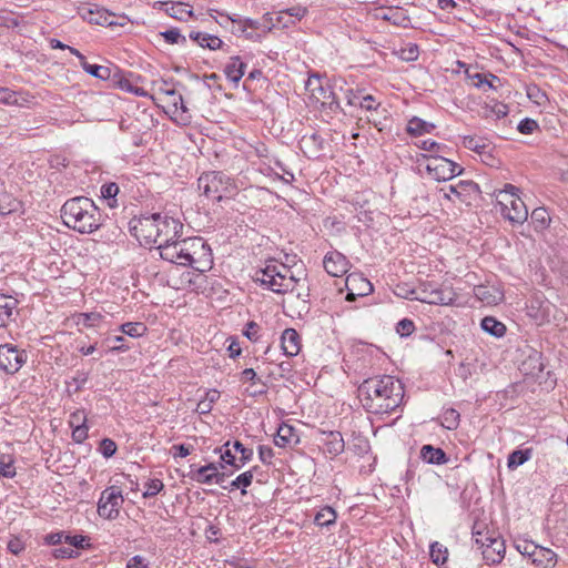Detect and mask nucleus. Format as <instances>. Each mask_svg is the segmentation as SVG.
<instances>
[{
    "label": "nucleus",
    "mask_w": 568,
    "mask_h": 568,
    "mask_svg": "<svg viewBox=\"0 0 568 568\" xmlns=\"http://www.w3.org/2000/svg\"><path fill=\"white\" fill-rule=\"evenodd\" d=\"M100 452L104 457L110 458L116 452V444L110 438H104L100 443Z\"/></svg>",
    "instance_id": "54"
},
{
    "label": "nucleus",
    "mask_w": 568,
    "mask_h": 568,
    "mask_svg": "<svg viewBox=\"0 0 568 568\" xmlns=\"http://www.w3.org/2000/svg\"><path fill=\"white\" fill-rule=\"evenodd\" d=\"M158 225H159V231H158L159 242H158V244H161V242L164 243V242H169V241L179 239L180 233L183 229V224L179 220L168 216V215H161V214H160V219L158 221Z\"/></svg>",
    "instance_id": "12"
},
{
    "label": "nucleus",
    "mask_w": 568,
    "mask_h": 568,
    "mask_svg": "<svg viewBox=\"0 0 568 568\" xmlns=\"http://www.w3.org/2000/svg\"><path fill=\"white\" fill-rule=\"evenodd\" d=\"M253 481V471L252 470H247L241 475H239L236 478H235V485L236 487H242V494L245 495L246 494V490L245 488L248 487Z\"/></svg>",
    "instance_id": "56"
},
{
    "label": "nucleus",
    "mask_w": 568,
    "mask_h": 568,
    "mask_svg": "<svg viewBox=\"0 0 568 568\" xmlns=\"http://www.w3.org/2000/svg\"><path fill=\"white\" fill-rule=\"evenodd\" d=\"M307 13V8L303 6H294L286 10L280 12L278 22H283L284 27H287L288 23H295V21H300Z\"/></svg>",
    "instance_id": "27"
},
{
    "label": "nucleus",
    "mask_w": 568,
    "mask_h": 568,
    "mask_svg": "<svg viewBox=\"0 0 568 568\" xmlns=\"http://www.w3.org/2000/svg\"><path fill=\"white\" fill-rule=\"evenodd\" d=\"M120 331L130 337H141L146 333V326L141 322H128L120 326Z\"/></svg>",
    "instance_id": "41"
},
{
    "label": "nucleus",
    "mask_w": 568,
    "mask_h": 568,
    "mask_svg": "<svg viewBox=\"0 0 568 568\" xmlns=\"http://www.w3.org/2000/svg\"><path fill=\"white\" fill-rule=\"evenodd\" d=\"M336 517L335 510L332 507L326 506L316 514L314 523L317 526L327 527L335 523Z\"/></svg>",
    "instance_id": "38"
},
{
    "label": "nucleus",
    "mask_w": 568,
    "mask_h": 568,
    "mask_svg": "<svg viewBox=\"0 0 568 568\" xmlns=\"http://www.w3.org/2000/svg\"><path fill=\"white\" fill-rule=\"evenodd\" d=\"M323 263L326 272L332 276H342L347 272L348 261L339 252H328Z\"/></svg>",
    "instance_id": "14"
},
{
    "label": "nucleus",
    "mask_w": 568,
    "mask_h": 568,
    "mask_svg": "<svg viewBox=\"0 0 568 568\" xmlns=\"http://www.w3.org/2000/svg\"><path fill=\"white\" fill-rule=\"evenodd\" d=\"M398 296L435 305H452L456 300L450 287H442L430 282H423L407 294L398 293Z\"/></svg>",
    "instance_id": "5"
},
{
    "label": "nucleus",
    "mask_w": 568,
    "mask_h": 568,
    "mask_svg": "<svg viewBox=\"0 0 568 568\" xmlns=\"http://www.w3.org/2000/svg\"><path fill=\"white\" fill-rule=\"evenodd\" d=\"M538 128V123L529 118L521 120L518 124V131L523 134H531Z\"/></svg>",
    "instance_id": "59"
},
{
    "label": "nucleus",
    "mask_w": 568,
    "mask_h": 568,
    "mask_svg": "<svg viewBox=\"0 0 568 568\" xmlns=\"http://www.w3.org/2000/svg\"><path fill=\"white\" fill-rule=\"evenodd\" d=\"M505 552V541L498 536L495 540H490V544H487L483 549V557L486 564L495 565L499 564L504 559Z\"/></svg>",
    "instance_id": "16"
},
{
    "label": "nucleus",
    "mask_w": 568,
    "mask_h": 568,
    "mask_svg": "<svg viewBox=\"0 0 568 568\" xmlns=\"http://www.w3.org/2000/svg\"><path fill=\"white\" fill-rule=\"evenodd\" d=\"M473 84L484 91L496 90L497 84H500V79L493 73H475L470 75Z\"/></svg>",
    "instance_id": "25"
},
{
    "label": "nucleus",
    "mask_w": 568,
    "mask_h": 568,
    "mask_svg": "<svg viewBox=\"0 0 568 568\" xmlns=\"http://www.w3.org/2000/svg\"><path fill=\"white\" fill-rule=\"evenodd\" d=\"M80 316L83 318V325L85 326H94L102 318V315L95 312L82 313Z\"/></svg>",
    "instance_id": "62"
},
{
    "label": "nucleus",
    "mask_w": 568,
    "mask_h": 568,
    "mask_svg": "<svg viewBox=\"0 0 568 568\" xmlns=\"http://www.w3.org/2000/svg\"><path fill=\"white\" fill-rule=\"evenodd\" d=\"M20 202H18L11 194L0 192V215H7L18 211Z\"/></svg>",
    "instance_id": "34"
},
{
    "label": "nucleus",
    "mask_w": 568,
    "mask_h": 568,
    "mask_svg": "<svg viewBox=\"0 0 568 568\" xmlns=\"http://www.w3.org/2000/svg\"><path fill=\"white\" fill-rule=\"evenodd\" d=\"M156 88L159 94L164 95L165 98H174V113L181 110L183 113L187 111L183 98L180 93L176 92L174 88L173 81L160 80L153 83Z\"/></svg>",
    "instance_id": "15"
},
{
    "label": "nucleus",
    "mask_w": 568,
    "mask_h": 568,
    "mask_svg": "<svg viewBox=\"0 0 568 568\" xmlns=\"http://www.w3.org/2000/svg\"><path fill=\"white\" fill-rule=\"evenodd\" d=\"M233 449L241 454V457L239 459L240 465H236V469L242 468L253 457V450L244 447V445L239 440H235L233 443Z\"/></svg>",
    "instance_id": "43"
},
{
    "label": "nucleus",
    "mask_w": 568,
    "mask_h": 568,
    "mask_svg": "<svg viewBox=\"0 0 568 568\" xmlns=\"http://www.w3.org/2000/svg\"><path fill=\"white\" fill-rule=\"evenodd\" d=\"M556 560L557 555L551 549L538 546L536 554L534 555L532 558V564L542 568H547L549 566H554L556 564Z\"/></svg>",
    "instance_id": "28"
},
{
    "label": "nucleus",
    "mask_w": 568,
    "mask_h": 568,
    "mask_svg": "<svg viewBox=\"0 0 568 568\" xmlns=\"http://www.w3.org/2000/svg\"><path fill=\"white\" fill-rule=\"evenodd\" d=\"M245 68L246 64L241 61L240 57H232L224 68V73L236 85L244 75Z\"/></svg>",
    "instance_id": "22"
},
{
    "label": "nucleus",
    "mask_w": 568,
    "mask_h": 568,
    "mask_svg": "<svg viewBox=\"0 0 568 568\" xmlns=\"http://www.w3.org/2000/svg\"><path fill=\"white\" fill-rule=\"evenodd\" d=\"M258 455H260L261 462L264 464H270L271 459L274 456L273 449L270 446H264V445H261L258 447Z\"/></svg>",
    "instance_id": "64"
},
{
    "label": "nucleus",
    "mask_w": 568,
    "mask_h": 568,
    "mask_svg": "<svg viewBox=\"0 0 568 568\" xmlns=\"http://www.w3.org/2000/svg\"><path fill=\"white\" fill-rule=\"evenodd\" d=\"M325 452L332 456H337L344 452L345 443L339 432H329L323 439Z\"/></svg>",
    "instance_id": "19"
},
{
    "label": "nucleus",
    "mask_w": 568,
    "mask_h": 568,
    "mask_svg": "<svg viewBox=\"0 0 568 568\" xmlns=\"http://www.w3.org/2000/svg\"><path fill=\"white\" fill-rule=\"evenodd\" d=\"M225 468L226 467L224 464L216 463V470L213 477L215 478V484H219L222 486V488L227 489V486H224L223 483L233 474V471H227Z\"/></svg>",
    "instance_id": "52"
},
{
    "label": "nucleus",
    "mask_w": 568,
    "mask_h": 568,
    "mask_svg": "<svg viewBox=\"0 0 568 568\" xmlns=\"http://www.w3.org/2000/svg\"><path fill=\"white\" fill-rule=\"evenodd\" d=\"M463 144L466 149L475 151L477 153H484L486 144L475 136H465Z\"/></svg>",
    "instance_id": "50"
},
{
    "label": "nucleus",
    "mask_w": 568,
    "mask_h": 568,
    "mask_svg": "<svg viewBox=\"0 0 568 568\" xmlns=\"http://www.w3.org/2000/svg\"><path fill=\"white\" fill-rule=\"evenodd\" d=\"M459 424V413L454 409H447L443 415L442 425L447 429H455Z\"/></svg>",
    "instance_id": "44"
},
{
    "label": "nucleus",
    "mask_w": 568,
    "mask_h": 568,
    "mask_svg": "<svg viewBox=\"0 0 568 568\" xmlns=\"http://www.w3.org/2000/svg\"><path fill=\"white\" fill-rule=\"evenodd\" d=\"M27 361L26 351L11 344L0 345V369L7 374L17 373Z\"/></svg>",
    "instance_id": "11"
},
{
    "label": "nucleus",
    "mask_w": 568,
    "mask_h": 568,
    "mask_svg": "<svg viewBox=\"0 0 568 568\" xmlns=\"http://www.w3.org/2000/svg\"><path fill=\"white\" fill-rule=\"evenodd\" d=\"M65 226L81 234H91L102 225V215L95 203L87 196L69 199L61 207Z\"/></svg>",
    "instance_id": "2"
},
{
    "label": "nucleus",
    "mask_w": 568,
    "mask_h": 568,
    "mask_svg": "<svg viewBox=\"0 0 568 568\" xmlns=\"http://www.w3.org/2000/svg\"><path fill=\"white\" fill-rule=\"evenodd\" d=\"M82 17L87 19L90 23L93 24H101V26H113L116 24L115 20L112 18L115 17L114 13L109 12L108 10L103 8H95V9H83Z\"/></svg>",
    "instance_id": "18"
},
{
    "label": "nucleus",
    "mask_w": 568,
    "mask_h": 568,
    "mask_svg": "<svg viewBox=\"0 0 568 568\" xmlns=\"http://www.w3.org/2000/svg\"><path fill=\"white\" fill-rule=\"evenodd\" d=\"M434 128L435 125L433 123L426 122L415 116L409 120L407 132L410 135H423L425 133H430Z\"/></svg>",
    "instance_id": "32"
},
{
    "label": "nucleus",
    "mask_w": 568,
    "mask_h": 568,
    "mask_svg": "<svg viewBox=\"0 0 568 568\" xmlns=\"http://www.w3.org/2000/svg\"><path fill=\"white\" fill-rule=\"evenodd\" d=\"M0 476L6 478H13L16 476V467L13 460L10 459L8 463L0 462Z\"/></svg>",
    "instance_id": "60"
},
{
    "label": "nucleus",
    "mask_w": 568,
    "mask_h": 568,
    "mask_svg": "<svg viewBox=\"0 0 568 568\" xmlns=\"http://www.w3.org/2000/svg\"><path fill=\"white\" fill-rule=\"evenodd\" d=\"M197 187L205 197L216 202L230 196L235 189L229 176L215 171L203 173L197 179Z\"/></svg>",
    "instance_id": "6"
},
{
    "label": "nucleus",
    "mask_w": 568,
    "mask_h": 568,
    "mask_svg": "<svg viewBox=\"0 0 568 568\" xmlns=\"http://www.w3.org/2000/svg\"><path fill=\"white\" fill-rule=\"evenodd\" d=\"M531 223L536 230H544L550 222V216L545 207H537L531 212Z\"/></svg>",
    "instance_id": "39"
},
{
    "label": "nucleus",
    "mask_w": 568,
    "mask_h": 568,
    "mask_svg": "<svg viewBox=\"0 0 568 568\" xmlns=\"http://www.w3.org/2000/svg\"><path fill=\"white\" fill-rule=\"evenodd\" d=\"M357 282L361 284L359 287L357 288L358 296H365L373 292V285L371 284V282L359 275H356V274H351L347 276L346 286H348V285L355 286V284Z\"/></svg>",
    "instance_id": "35"
},
{
    "label": "nucleus",
    "mask_w": 568,
    "mask_h": 568,
    "mask_svg": "<svg viewBox=\"0 0 568 568\" xmlns=\"http://www.w3.org/2000/svg\"><path fill=\"white\" fill-rule=\"evenodd\" d=\"M69 425L71 428L87 425V414L83 409L73 412L69 417Z\"/></svg>",
    "instance_id": "53"
},
{
    "label": "nucleus",
    "mask_w": 568,
    "mask_h": 568,
    "mask_svg": "<svg viewBox=\"0 0 568 568\" xmlns=\"http://www.w3.org/2000/svg\"><path fill=\"white\" fill-rule=\"evenodd\" d=\"M178 241L179 239H175L173 241L164 242L158 245V250L160 251V256L169 261L171 263L176 262L178 258Z\"/></svg>",
    "instance_id": "33"
},
{
    "label": "nucleus",
    "mask_w": 568,
    "mask_h": 568,
    "mask_svg": "<svg viewBox=\"0 0 568 568\" xmlns=\"http://www.w3.org/2000/svg\"><path fill=\"white\" fill-rule=\"evenodd\" d=\"M123 503L122 493L119 487L111 486L104 489L98 503V513L106 519H115L119 516Z\"/></svg>",
    "instance_id": "10"
},
{
    "label": "nucleus",
    "mask_w": 568,
    "mask_h": 568,
    "mask_svg": "<svg viewBox=\"0 0 568 568\" xmlns=\"http://www.w3.org/2000/svg\"><path fill=\"white\" fill-rule=\"evenodd\" d=\"M532 456V448L526 449H516L511 452L508 456L507 467L509 469H516L517 467L524 465L528 462Z\"/></svg>",
    "instance_id": "29"
},
{
    "label": "nucleus",
    "mask_w": 568,
    "mask_h": 568,
    "mask_svg": "<svg viewBox=\"0 0 568 568\" xmlns=\"http://www.w3.org/2000/svg\"><path fill=\"white\" fill-rule=\"evenodd\" d=\"M119 193V186L116 183H105L101 186V195L108 201V205L111 209L118 207L116 195Z\"/></svg>",
    "instance_id": "36"
},
{
    "label": "nucleus",
    "mask_w": 568,
    "mask_h": 568,
    "mask_svg": "<svg viewBox=\"0 0 568 568\" xmlns=\"http://www.w3.org/2000/svg\"><path fill=\"white\" fill-rule=\"evenodd\" d=\"M160 213L141 215L130 221L129 227L131 234L144 245L156 244L159 242L158 221Z\"/></svg>",
    "instance_id": "8"
},
{
    "label": "nucleus",
    "mask_w": 568,
    "mask_h": 568,
    "mask_svg": "<svg viewBox=\"0 0 568 568\" xmlns=\"http://www.w3.org/2000/svg\"><path fill=\"white\" fill-rule=\"evenodd\" d=\"M216 463H210L205 466L200 467L193 475L192 479L200 484H213L215 483Z\"/></svg>",
    "instance_id": "30"
},
{
    "label": "nucleus",
    "mask_w": 568,
    "mask_h": 568,
    "mask_svg": "<svg viewBox=\"0 0 568 568\" xmlns=\"http://www.w3.org/2000/svg\"><path fill=\"white\" fill-rule=\"evenodd\" d=\"M0 103L3 104H17V93L8 88L0 87Z\"/></svg>",
    "instance_id": "58"
},
{
    "label": "nucleus",
    "mask_w": 568,
    "mask_h": 568,
    "mask_svg": "<svg viewBox=\"0 0 568 568\" xmlns=\"http://www.w3.org/2000/svg\"><path fill=\"white\" fill-rule=\"evenodd\" d=\"M427 172L437 181H448L462 174L463 168L442 155L427 158Z\"/></svg>",
    "instance_id": "9"
},
{
    "label": "nucleus",
    "mask_w": 568,
    "mask_h": 568,
    "mask_svg": "<svg viewBox=\"0 0 568 568\" xmlns=\"http://www.w3.org/2000/svg\"><path fill=\"white\" fill-rule=\"evenodd\" d=\"M254 280L277 294L293 293L301 278L284 264H268L255 273Z\"/></svg>",
    "instance_id": "4"
},
{
    "label": "nucleus",
    "mask_w": 568,
    "mask_h": 568,
    "mask_svg": "<svg viewBox=\"0 0 568 568\" xmlns=\"http://www.w3.org/2000/svg\"><path fill=\"white\" fill-rule=\"evenodd\" d=\"M358 105L362 109L371 111V110H375L379 105V103L375 104V98L371 94H367V95L361 98Z\"/></svg>",
    "instance_id": "63"
},
{
    "label": "nucleus",
    "mask_w": 568,
    "mask_h": 568,
    "mask_svg": "<svg viewBox=\"0 0 568 568\" xmlns=\"http://www.w3.org/2000/svg\"><path fill=\"white\" fill-rule=\"evenodd\" d=\"M164 489V484L161 479L154 478L146 483V490L143 493L144 498H151L156 496Z\"/></svg>",
    "instance_id": "47"
},
{
    "label": "nucleus",
    "mask_w": 568,
    "mask_h": 568,
    "mask_svg": "<svg viewBox=\"0 0 568 568\" xmlns=\"http://www.w3.org/2000/svg\"><path fill=\"white\" fill-rule=\"evenodd\" d=\"M298 443V436L293 426L287 424L280 425L274 438V444L278 447H287Z\"/></svg>",
    "instance_id": "20"
},
{
    "label": "nucleus",
    "mask_w": 568,
    "mask_h": 568,
    "mask_svg": "<svg viewBox=\"0 0 568 568\" xmlns=\"http://www.w3.org/2000/svg\"><path fill=\"white\" fill-rule=\"evenodd\" d=\"M518 189L506 184L505 190L498 195L501 215L513 223L521 224L528 217V210L525 202L516 194Z\"/></svg>",
    "instance_id": "7"
},
{
    "label": "nucleus",
    "mask_w": 568,
    "mask_h": 568,
    "mask_svg": "<svg viewBox=\"0 0 568 568\" xmlns=\"http://www.w3.org/2000/svg\"><path fill=\"white\" fill-rule=\"evenodd\" d=\"M78 555H79V552L75 549L71 548L69 545L61 546L53 550V556L55 558H61V559L74 558Z\"/></svg>",
    "instance_id": "55"
},
{
    "label": "nucleus",
    "mask_w": 568,
    "mask_h": 568,
    "mask_svg": "<svg viewBox=\"0 0 568 568\" xmlns=\"http://www.w3.org/2000/svg\"><path fill=\"white\" fill-rule=\"evenodd\" d=\"M18 306L17 298L0 294V327L11 320L13 311Z\"/></svg>",
    "instance_id": "24"
},
{
    "label": "nucleus",
    "mask_w": 568,
    "mask_h": 568,
    "mask_svg": "<svg viewBox=\"0 0 568 568\" xmlns=\"http://www.w3.org/2000/svg\"><path fill=\"white\" fill-rule=\"evenodd\" d=\"M538 548V545H536L532 541L529 540H519L516 542V549L524 556H527L529 558H534V555L536 554V550Z\"/></svg>",
    "instance_id": "48"
},
{
    "label": "nucleus",
    "mask_w": 568,
    "mask_h": 568,
    "mask_svg": "<svg viewBox=\"0 0 568 568\" xmlns=\"http://www.w3.org/2000/svg\"><path fill=\"white\" fill-rule=\"evenodd\" d=\"M476 184L471 181H462L458 185H449L447 189L443 187L440 189V192H443L444 197L450 199V194H455L456 196H460V192L458 191V187H462L466 190V187H474Z\"/></svg>",
    "instance_id": "49"
},
{
    "label": "nucleus",
    "mask_w": 568,
    "mask_h": 568,
    "mask_svg": "<svg viewBox=\"0 0 568 568\" xmlns=\"http://www.w3.org/2000/svg\"><path fill=\"white\" fill-rule=\"evenodd\" d=\"M358 396L368 413L390 414L402 405L404 387L393 376L384 375L364 381L358 387Z\"/></svg>",
    "instance_id": "1"
},
{
    "label": "nucleus",
    "mask_w": 568,
    "mask_h": 568,
    "mask_svg": "<svg viewBox=\"0 0 568 568\" xmlns=\"http://www.w3.org/2000/svg\"><path fill=\"white\" fill-rule=\"evenodd\" d=\"M175 264L190 266L204 273L211 268L212 252L202 237H187L178 241V258Z\"/></svg>",
    "instance_id": "3"
},
{
    "label": "nucleus",
    "mask_w": 568,
    "mask_h": 568,
    "mask_svg": "<svg viewBox=\"0 0 568 568\" xmlns=\"http://www.w3.org/2000/svg\"><path fill=\"white\" fill-rule=\"evenodd\" d=\"M82 69L90 75L106 80L111 77V69L105 65L90 64L88 61H83Z\"/></svg>",
    "instance_id": "37"
},
{
    "label": "nucleus",
    "mask_w": 568,
    "mask_h": 568,
    "mask_svg": "<svg viewBox=\"0 0 568 568\" xmlns=\"http://www.w3.org/2000/svg\"><path fill=\"white\" fill-rule=\"evenodd\" d=\"M88 426H78L72 428V438L75 443H83L88 437Z\"/></svg>",
    "instance_id": "61"
},
{
    "label": "nucleus",
    "mask_w": 568,
    "mask_h": 568,
    "mask_svg": "<svg viewBox=\"0 0 568 568\" xmlns=\"http://www.w3.org/2000/svg\"><path fill=\"white\" fill-rule=\"evenodd\" d=\"M161 37L170 44L186 43V38L180 33L175 28L169 29L160 33Z\"/></svg>",
    "instance_id": "45"
},
{
    "label": "nucleus",
    "mask_w": 568,
    "mask_h": 568,
    "mask_svg": "<svg viewBox=\"0 0 568 568\" xmlns=\"http://www.w3.org/2000/svg\"><path fill=\"white\" fill-rule=\"evenodd\" d=\"M483 331L495 336L501 337L506 332V326L501 322L497 321L495 317L486 316L481 320L480 324Z\"/></svg>",
    "instance_id": "31"
},
{
    "label": "nucleus",
    "mask_w": 568,
    "mask_h": 568,
    "mask_svg": "<svg viewBox=\"0 0 568 568\" xmlns=\"http://www.w3.org/2000/svg\"><path fill=\"white\" fill-rule=\"evenodd\" d=\"M475 544L478 545L480 548H485L487 544H490V540H495L498 536L495 532H490L487 530L486 532L481 531L479 529V525L474 526L473 530Z\"/></svg>",
    "instance_id": "42"
},
{
    "label": "nucleus",
    "mask_w": 568,
    "mask_h": 568,
    "mask_svg": "<svg viewBox=\"0 0 568 568\" xmlns=\"http://www.w3.org/2000/svg\"><path fill=\"white\" fill-rule=\"evenodd\" d=\"M223 447H225L224 450L222 449V447L215 449V452H219L221 454L222 464H224L225 466H233L236 469V465H240V462H236V458L232 453V449L230 448V442L225 443Z\"/></svg>",
    "instance_id": "46"
},
{
    "label": "nucleus",
    "mask_w": 568,
    "mask_h": 568,
    "mask_svg": "<svg viewBox=\"0 0 568 568\" xmlns=\"http://www.w3.org/2000/svg\"><path fill=\"white\" fill-rule=\"evenodd\" d=\"M64 542L68 544L73 549L74 548L84 549L85 547L89 546V544L87 541V537L82 536V535H74V536L65 535Z\"/></svg>",
    "instance_id": "51"
},
{
    "label": "nucleus",
    "mask_w": 568,
    "mask_h": 568,
    "mask_svg": "<svg viewBox=\"0 0 568 568\" xmlns=\"http://www.w3.org/2000/svg\"><path fill=\"white\" fill-rule=\"evenodd\" d=\"M420 457L428 464L443 465L448 462L445 452L432 445H424L420 449Z\"/></svg>",
    "instance_id": "23"
},
{
    "label": "nucleus",
    "mask_w": 568,
    "mask_h": 568,
    "mask_svg": "<svg viewBox=\"0 0 568 568\" xmlns=\"http://www.w3.org/2000/svg\"><path fill=\"white\" fill-rule=\"evenodd\" d=\"M475 296L487 305H496L503 300V294L494 287L477 285L474 288Z\"/></svg>",
    "instance_id": "21"
},
{
    "label": "nucleus",
    "mask_w": 568,
    "mask_h": 568,
    "mask_svg": "<svg viewBox=\"0 0 568 568\" xmlns=\"http://www.w3.org/2000/svg\"><path fill=\"white\" fill-rule=\"evenodd\" d=\"M414 323L410 320L403 318L397 323L396 332L400 336H409L414 332Z\"/></svg>",
    "instance_id": "57"
},
{
    "label": "nucleus",
    "mask_w": 568,
    "mask_h": 568,
    "mask_svg": "<svg viewBox=\"0 0 568 568\" xmlns=\"http://www.w3.org/2000/svg\"><path fill=\"white\" fill-rule=\"evenodd\" d=\"M165 13L178 20H186L187 17L193 14L189 6L182 2H163L161 3Z\"/></svg>",
    "instance_id": "26"
},
{
    "label": "nucleus",
    "mask_w": 568,
    "mask_h": 568,
    "mask_svg": "<svg viewBox=\"0 0 568 568\" xmlns=\"http://www.w3.org/2000/svg\"><path fill=\"white\" fill-rule=\"evenodd\" d=\"M281 346L285 355L295 356L301 349V338L294 328H286L281 337Z\"/></svg>",
    "instance_id": "17"
},
{
    "label": "nucleus",
    "mask_w": 568,
    "mask_h": 568,
    "mask_svg": "<svg viewBox=\"0 0 568 568\" xmlns=\"http://www.w3.org/2000/svg\"><path fill=\"white\" fill-rule=\"evenodd\" d=\"M307 88L312 92V95L317 101H321L322 104H329V106H332L333 104L338 105V101L336 100L335 93L328 87H323L320 78H310L307 81Z\"/></svg>",
    "instance_id": "13"
},
{
    "label": "nucleus",
    "mask_w": 568,
    "mask_h": 568,
    "mask_svg": "<svg viewBox=\"0 0 568 568\" xmlns=\"http://www.w3.org/2000/svg\"><path fill=\"white\" fill-rule=\"evenodd\" d=\"M432 561L436 565H443L447 560L448 550L438 541H434L429 547Z\"/></svg>",
    "instance_id": "40"
}]
</instances>
